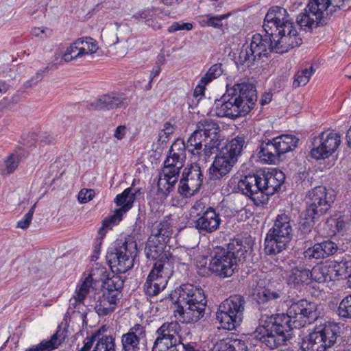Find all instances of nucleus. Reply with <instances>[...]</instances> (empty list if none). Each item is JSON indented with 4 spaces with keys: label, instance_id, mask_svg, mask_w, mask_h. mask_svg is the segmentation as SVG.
Wrapping results in <instances>:
<instances>
[{
    "label": "nucleus",
    "instance_id": "obj_1",
    "mask_svg": "<svg viewBox=\"0 0 351 351\" xmlns=\"http://www.w3.org/2000/svg\"><path fill=\"white\" fill-rule=\"evenodd\" d=\"M319 316L315 303L306 300L293 302L287 313L276 315L254 332V339L269 349L285 345L292 337L291 330L310 324Z\"/></svg>",
    "mask_w": 351,
    "mask_h": 351
},
{
    "label": "nucleus",
    "instance_id": "obj_2",
    "mask_svg": "<svg viewBox=\"0 0 351 351\" xmlns=\"http://www.w3.org/2000/svg\"><path fill=\"white\" fill-rule=\"evenodd\" d=\"M264 29L272 30L274 52L284 53L300 46L302 40L287 10L279 6L271 8L264 19Z\"/></svg>",
    "mask_w": 351,
    "mask_h": 351
},
{
    "label": "nucleus",
    "instance_id": "obj_3",
    "mask_svg": "<svg viewBox=\"0 0 351 351\" xmlns=\"http://www.w3.org/2000/svg\"><path fill=\"white\" fill-rule=\"evenodd\" d=\"M256 101L257 92L252 84H235L227 86L226 93L215 102V112L219 117L234 119L247 114Z\"/></svg>",
    "mask_w": 351,
    "mask_h": 351
},
{
    "label": "nucleus",
    "instance_id": "obj_4",
    "mask_svg": "<svg viewBox=\"0 0 351 351\" xmlns=\"http://www.w3.org/2000/svg\"><path fill=\"white\" fill-rule=\"evenodd\" d=\"M285 174L281 171H272L260 174H249L241 179L237 189L243 194L250 197L256 205L262 204L263 194L273 195L283 184Z\"/></svg>",
    "mask_w": 351,
    "mask_h": 351
},
{
    "label": "nucleus",
    "instance_id": "obj_5",
    "mask_svg": "<svg viewBox=\"0 0 351 351\" xmlns=\"http://www.w3.org/2000/svg\"><path fill=\"white\" fill-rule=\"evenodd\" d=\"M219 125L212 119H202L188 138L186 149L193 156H204V160L219 149L221 144Z\"/></svg>",
    "mask_w": 351,
    "mask_h": 351
},
{
    "label": "nucleus",
    "instance_id": "obj_6",
    "mask_svg": "<svg viewBox=\"0 0 351 351\" xmlns=\"http://www.w3.org/2000/svg\"><path fill=\"white\" fill-rule=\"evenodd\" d=\"M178 306L175 311L189 324L199 320L204 315L207 300L204 291L191 284H183L178 289Z\"/></svg>",
    "mask_w": 351,
    "mask_h": 351
},
{
    "label": "nucleus",
    "instance_id": "obj_7",
    "mask_svg": "<svg viewBox=\"0 0 351 351\" xmlns=\"http://www.w3.org/2000/svg\"><path fill=\"white\" fill-rule=\"evenodd\" d=\"M344 0H310L304 12L297 17V23L307 32L326 23V19L343 5Z\"/></svg>",
    "mask_w": 351,
    "mask_h": 351
},
{
    "label": "nucleus",
    "instance_id": "obj_8",
    "mask_svg": "<svg viewBox=\"0 0 351 351\" xmlns=\"http://www.w3.org/2000/svg\"><path fill=\"white\" fill-rule=\"evenodd\" d=\"M293 221L285 213L278 215L274 226L265 239L264 250L266 254L273 255L285 250L293 238Z\"/></svg>",
    "mask_w": 351,
    "mask_h": 351
},
{
    "label": "nucleus",
    "instance_id": "obj_9",
    "mask_svg": "<svg viewBox=\"0 0 351 351\" xmlns=\"http://www.w3.org/2000/svg\"><path fill=\"white\" fill-rule=\"evenodd\" d=\"M245 144V137L238 136L221 148L210 167V179L217 180L226 176L232 169Z\"/></svg>",
    "mask_w": 351,
    "mask_h": 351
},
{
    "label": "nucleus",
    "instance_id": "obj_10",
    "mask_svg": "<svg viewBox=\"0 0 351 351\" xmlns=\"http://www.w3.org/2000/svg\"><path fill=\"white\" fill-rule=\"evenodd\" d=\"M341 327L333 322L316 325L313 331L303 339L301 347L304 351H327L340 337Z\"/></svg>",
    "mask_w": 351,
    "mask_h": 351
},
{
    "label": "nucleus",
    "instance_id": "obj_11",
    "mask_svg": "<svg viewBox=\"0 0 351 351\" xmlns=\"http://www.w3.org/2000/svg\"><path fill=\"white\" fill-rule=\"evenodd\" d=\"M246 301L241 295H234L223 301L216 313V319L223 329L232 330L243 322Z\"/></svg>",
    "mask_w": 351,
    "mask_h": 351
},
{
    "label": "nucleus",
    "instance_id": "obj_12",
    "mask_svg": "<svg viewBox=\"0 0 351 351\" xmlns=\"http://www.w3.org/2000/svg\"><path fill=\"white\" fill-rule=\"evenodd\" d=\"M136 250V243L131 239L118 241L114 252H108L107 255L112 271L124 274L132 269Z\"/></svg>",
    "mask_w": 351,
    "mask_h": 351
},
{
    "label": "nucleus",
    "instance_id": "obj_13",
    "mask_svg": "<svg viewBox=\"0 0 351 351\" xmlns=\"http://www.w3.org/2000/svg\"><path fill=\"white\" fill-rule=\"evenodd\" d=\"M334 191L319 186L311 190L306 195V213L312 219H318L326 214L335 201Z\"/></svg>",
    "mask_w": 351,
    "mask_h": 351
},
{
    "label": "nucleus",
    "instance_id": "obj_14",
    "mask_svg": "<svg viewBox=\"0 0 351 351\" xmlns=\"http://www.w3.org/2000/svg\"><path fill=\"white\" fill-rule=\"evenodd\" d=\"M265 34H254L251 40L249 50H241L239 59L248 66L262 57H268L274 52V45L272 38V30L264 29Z\"/></svg>",
    "mask_w": 351,
    "mask_h": 351
},
{
    "label": "nucleus",
    "instance_id": "obj_15",
    "mask_svg": "<svg viewBox=\"0 0 351 351\" xmlns=\"http://www.w3.org/2000/svg\"><path fill=\"white\" fill-rule=\"evenodd\" d=\"M173 268L168 262L154 264L144 285L145 291L148 296H155L165 288L168 279L173 274Z\"/></svg>",
    "mask_w": 351,
    "mask_h": 351
},
{
    "label": "nucleus",
    "instance_id": "obj_16",
    "mask_svg": "<svg viewBox=\"0 0 351 351\" xmlns=\"http://www.w3.org/2000/svg\"><path fill=\"white\" fill-rule=\"evenodd\" d=\"M340 143L341 136L338 133L324 132L313 139L311 156L316 160L327 158L337 150Z\"/></svg>",
    "mask_w": 351,
    "mask_h": 351
},
{
    "label": "nucleus",
    "instance_id": "obj_17",
    "mask_svg": "<svg viewBox=\"0 0 351 351\" xmlns=\"http://www.w3.org/2000/svg\"><path fill=\"white\" fill-rule=\"evenodd\" d=\"M237 265L235 258L224 251V247L217 246L215 248L209 264V269L213 273L221 278L230 277L234 273Z\"/></svg>",
    "mask_w": 351,
    "mask_h": 351
},
{
    "label": "nucleus",
    "instance_id": "obj_18",
    "mask_svg": "<svg viewBox=\"0 0 351 351\" xmlns=\"http://www.w3.org/2000/svg\"><path fill=\"white\" fill-rule=\"evenodd\" d=\"M203 183V175L199 165L193 163L184 168L178 187L179 193L191 197L197 191Z\"/></svg>",
    "mask_w": 351,
    "mask_h": 351
},
{
    "label": "nucleus",
    "instance_id": "obj_19",
    "mask_svg": "<svg viewBox=\"0 0 351 351\" xmlns=\"http://www.w3.org/2000/svg\"><path fill=\"white\" fill-rule=\"evenodd\" d=\"M185 159V143L183 141L177 140L171 145L164 162L162 173L178 178L180 169L184 167Z\"/></svg>",
    "mask_w": 351,
    "mask_h": 351
},
{
    "label": "nucleus",
    "instance_id": "obj_20",
    "mask_svg": "<svg viewBox=\"0 0 351 351\" xmlns=\"http://www.w3.org/2000/svg\"><path fill=\"white\" fill-rule=\"evenodd\" d=\"M283 285L280 282H267V288L258 292L254 298L262 308H273L277 302L285 298Z\"/></svg>",
    "mask_w": 351,
    "mask_h": 351
},
{
    "label": "nucleus",
    "instance_id": "obj_21",
    "mask_svg": "<svg viewBox=\"0 0 351 351\" xmlns=\"http://www.w3.org/2000/svg\"><path fill=\"white\" fill-rule=\"evenodd\" d=\"M221 221L219 213L208 206L206 214L194 220V226L201 233L211 234L219 229Z\"/></svg>",
    "mask_w": 351,
    "mask_h": 351
},
{
    "label": "nucleus",
    "instance_id": "obj_22",
    "mask_svg": "<svg viewBox=\"0 0 351 351\" xmlns=\"http://www.w3.org/2000/svg\"><path fill=\"white\" fill-rule=\"evenodd\" d=\"M125 97L123 93L112 92L96 99L87 106L90 110H112L124 106Z\"/></svg>",
    "mask_w": 351,
    "mask_h": 351
},
{
    "label": "nucleus",
    "instance_id": "obj_23",
    "mask_svg": "<svg viewBox=\"0 0 351 351\" xmlns=\"http://www.w3.org/2000/svg\"><path fill=\"white\" fill-rule=\"evenodd\" d=\"M146 336L145 328L139 324H134L121 336L123 351H140L141 341Z\"/></svg>",
    "mask_w": 351,
    "mask_h": 351
},
{
    "label": "nucleus",
    "instance_id": "obj_24",
    "mask_svg": "<svg viewBox=\"0 0 351 351\" xmlns=\"http://www.w3.org/2000/svg\"><path fill=\"white\" fill-rule=\"evenodd\" d=\"M139 191V189H138L134 193L132 188H128L121 194H118L114 199V202L120 208L115 210L114 213L110 216L109 220L114 223H119L122 219L123 215L132 207L135 195Z\"/></svg>",
    "mask_w": 351,
    "mask_h": 351
},
{
    "label": "nucleus",
    "instance_id": "obj_25",
    "mask_svg": "<svg viewBox=\"0 0 351 351\" xmlns=\"http://www.w3.org/2000/svg\"><path fill=\"white\" fill-rule=\"evenodd\" d=\"M106 269L103 267H95L91 270L90 274L86 277L80 288L76 290L74 299L76 302H82L90 289L93 287V282H97L103 280L106 277Z\"/></svg>",
    "mask_w": 351,
    "mask_h": 351
},
{
    "label": "nucleus",
    "instance_id": "obj_26",
    "mask_svg": "<svg viewBox=\"0 0 351 351\" xmlns=\"http://www.w3.org/2000/svg\"><path fill=\"white\" fill-rule=\"evenodd\" d=\"M122 294L118 292L103 291V294L99 298L95 306V310L99 316H106L112 313L119 302Z\"/></svg>",
    "mask_w": 351,
    "mask_h": 351
},
{
    "label": "nucleus",
    "instance_id": "obj_27",
    "mask_svg": "<svg viewBox=\"0 0 351 351\" xmlns=\"http://www.w3.org/2000/svg\"><path fill=\"white\" fill-rule=\"evenodd\" d=\"M338 250L337 244L331 240L324 241L308 247L304 252V257L308 259L325 258L333 255Z\"/></svg>",
    "mask_w": 351,
    "mask_h": 351
},
{
    "label": "nucleus",
    "instance_id": "obj_28",
    "mask_svg": "<svg viewBox=\"0 0 351 351\" xmlns=\"http://www.w3.org/2000/svg\"><path fill=\"white\" fill-rule=\"evenodd\" d=\"M164 247L165 245L149 238L145 248V253L148 259L155 261L154 265L158 262H168L172 265L169 255L164 252Z\"/></svg>",
    "mask_w": 351,
    "mask_h": 351
},
{
    "label": "nucleus",
    "instance_id": "obj_29",
    "mask_svg": "<svg viewBox=\"0 0 351 351\" xmlns=\"http://www.w3.org/2000/svg\"><path fill=\"white\" fill-rule=\"evenodd\" d=\"M287 282L289 285L295 288L308 285L311 282L310 270L302 266L295 267L289 271Z\"/></svg>",
    "mask_w": 351,
    "mask_h": 351
},
{
    "label": "nucleus",
    "instance_id": "obj_30",
    "mask_svg": "<svg viewBox=\"0 0 351 351\" xmlns=\"http://www.w3.org/2000/svg\"><path fill=\"white\" fill-rule=\"evenodd\" d=\"M66 330L59 326L56 332L51 337L49 340L43 341L27 351H52L64 341L66 337Z\"/></svg>",
    "mask_w": 351,
    "mask_h": 351
},
{
    "label": "nucleus",
    "instance_id": "obj_31",
    "mask_svg": "<svg viewBox=\"0 0 351 351\" xmlns=\"http://www.w3.org/2000/svg\"><path fill=\"white\" fill-rule=\"evenodd\" d=\"M310 272L311 280L319 283L330 282L336 278L334 267L330 263L317 265Z\"/></svg>",
    "mask_w": 351,
    "mask_h": 351
},
{
    "label": "nucleus",
    "instance_id": "obj_32",
    "mask_svg": "<svg viewBox=\"0 0 351 351\" xmlns=\"http://www.w3.org/2000/svg\"><path fill=\"white\" fill-rule=\"evenodd\" d=\"M258 156L265 164H276L280 157L270 140L262 142L258 147Z\"/></svg>",
    "mask_w": 351,
    "mask_h": 351
},
{
    "label": "nucleus",
    "instance_id": "obj_33",
    "mask_svg": "<svg viewBox=\"0 0 351 351\" xmlns=\"http://www.w3.org/2000/svg\"><path fill=\"white\" fill-rule=\"evenodd\" d=\"M172 233L173 230L169 220L164 219L153 228L149 238L165 245L171 237Z\"/></svg>",
    "mask_w": 351,
    "mask_h": 351
},
{
    "label": "nucleus",
    "instance_id": "obj_34",
    "mask_svg": "<svg viewBox=\"0 0 351 351\" xmlns=\"http://www.w3.org/2000/svg\"><path fill=\"white\" fill-rule=\"evenodd\" d=\"M299 139L295 136L289 134H283L271 140L276 151L280 156L289 152L297 147Z\"/></svg>",
    "mask_w": 351,
    "mask_h": 351
},
{
    "label": "nucleus",
    "instance_id": "obj_35",
    "mask_svg": "<svg viewBox=\"0 0 351 351\" xmlns=\"http://www.w3.org/2000/svg\"><path fill=\"white\" fill-rule=\"evenodd\" d=\"M213 351H248V348L245 341L226 339L218 341L215 345Z\"/></svg>",
    "mask_w": 351,
    "mask_h": 351
},
{
    "label": "nucleus",
    "instance_id": "obj_36",
    "mask_svg": "<svg viewBox=\"0 0 351 351\" xmlns=\"http://www.w3.org/2000/svg\"><path fill=\"white\" fill-rule=\"evenodd\" d=\"M74 48L78 49L77 54L82 57L95 53L98 49L96 40L90 37H82L74 42Z\"/></svg>",
    "mask_w": 351,
    "mask_h": 351
},
{
    "label": "nucleus",
    "instance_id": "obj_37",
    "mask_svg": "<svg viewBox=\"0 0 351 351\" xmlns=\"http://www.w3.org/2000/svg\"><path fill=\"white\" fill-rule=\"evenodd\" d=\"M180 343V338L157 336L153 345L152 351H178L177 346Z\"/></svg>",
    "mask_w": 351,
    "mask_h": 351
},
{
    "label": "nucleus",
    "instance_id": "obj_38",
    "mask_svg": "<svg viewBox=\"0 0 351 351\" xmlns=\"http://www.w3.org/2000/svg\"><path fill=\"white\" fill-rule=\"evenodd\" d=\"M180 324L176 322H167L161 325L160 328L156 331L157 336H160L167 338H180L181 332Z\"/></svg>",
    "mask_w": 351,
    "mask_h": 351
},
{
    "label": "nucleus",
    "instance_id": "obj_39",
    "mask_svg": "<svg viewBox=\"0 0 351 351\" xmlns=\"http://www.w3.org/2000/svg\"><path fill=\"white\" fill-rule=\"evenodd\" d=\"M158 8L152 7L151 8H147L142 10L139 13L134 15V17L136 19H144L148 26H150L154 29L156 30L161 28V25L158 23L156 16Z\"/></svg>",
    "mask_w": 351,
    "mask_h": 351
},
{
    "label": "nucleus",
    "instance_id": "obj_40",
    "mask_svg": "<svg viewBox=\"0 0 351 351\" xmlns=\"http://www.w3.org/2000/svg\"><path fill=\"white\" fill-rule=\"evenodd\" d=\"M177 182V177L171 175L166 176L165 173L161 172L158 181V191L163 194L168 195L173 191Z\"/></svg>",
    "mask_w": 351,
    "mask_h": 351
},
{
    "label": "nucleus",
    "instance_id": "obj_41",
    "mask_svg": "<svg viewBox=\"0 0 351 351\" xmlns=\"http://www.w3.org/2000/svg\"><path fill=\"white\" fill-rule=\"evenodd\" d=\"M21 160V156L19 153H12L10 154L4 161L3 167L1 168V173L3 175H9L13 173L19 166Z\"/></svg>",
    "mask_w": 351,
    "mask_h": 351
},
{
    "label": "nucleus",
    "instance_id": "obj_42",
    "mask_svg": "<svg viewBox=\"0 0 351 351\" xmlns=\"http://www.w3.org/2000/svg\"><path fill=\"white\" fill-rule=\"evenodd\" d=\"M93 351H116L115 338L112 335L98 337Z\"/></svg>",
    "mask_w": 351,
    "mask_h": 351
},
{
    "label": "nucleus",
    "instance_id": "obj_43",
    "mask_svg": "<svg viewBox=\"0 0 351 351\" xmlns=\"http://www.w3.org/2000/svg\"><path fill=\"white\" fill-rule=\"evenodd\" d=\"M313 73V67L311 66L309 68L302 69L298 71L295 76L293 82V87L297 88L300 86H305Z\"/></svg>",
    "mask_w": 351,
    "mask_h": 351
},
{
    "label": "nucleus",
    "instance_id": "obj_44",
    "mask_svg": "<svg viewBox=\"0 0 351 351\" xmlns=\"http://www.w3.org/2000/svg\"><path fill=\"white\" fill-rule=\"evenodd\" d=\"M124 280L122 277L116 274L113 275L111 278L107 279L104 282V291L109 292H118L121 293V289L123 287Z\"/></svg>",
    "mask_w": 351,
    "mask_h": 351
},
{
    "label": "nucleus",
    "instance_id": "obj_45",
    "mask_svg": "<svg viewBox=\"0 0 351 351\" xmlns=\"http://www.w3.org/2000/svg\"><path fill=\"white\" fill-rule=\"evenodd\" d=\"M224 251L228 252V254H232L237 263L241 261V256L244 257L245 252H247L239 240H234L229 243L227 247H224Z\"/></svg>",
    "mask_w": 351,
    "mask_h": 351
},
{
    "label": "nucleus",
    "instance_id": "obj_46",
    "mask_svg": "<svg viewBox=\"0 0 351 351\" xmlns=\"http://www.w3.org/2000/svg\"><path fill=\"white\" fill-rule=\"evenodd\" d=\"M191 250L184 247H178L174 250V254L169 257L173 263L177 261L178 263L186 265L191 261Z\"/></svg>",
    "mask_w": 351,
    "mask_h": 351
},
{
    "label": "nucleus",
    "instance_id": "obj_47",
    "mask_svg": "<svg viewBox=\"0 0 351 351\" xmlns=\"http://www.w3.org/2000/svg\"><path fill=\"white\" fill-rule=\"evenodd\" d=\"M222 64L221 63L215 64L208 69L207 73L202 77L201 82L207 84L213 80L219 77L223 73Z\"/></svg>",
    "mask_w": 351,
    "mask_h": 351
},
{
    "label": "nucleus",
    "instance_id": "obj_48",
    "mask_svg": "<svg viewBox=\"0 0 351 351\" xmlns=\"http://www.w3.org/2000/svg\"><path fill=\"white\" fill-rule=\"evenodd\" d=\"M208 207L202 199L196 201L190 208V217L194 220L197 219V218L206 214Z\"/></svg>",
    "mask_w": 351,
    "mask_h": 351
},
{
    "label": "nucleus",
    "instance_id": "obj_49",
    "mask_svg": "<svg viewBox=\"0 0 351 351\" xmlns=\"http://www.w3.org/2000/svg\"><path fill=\"white\" fill-rule=\"evenodd\" d=\"M339 315L345 318H351V294L340 302L338 308Z\"/></svg>",
    "mask_w": 351,
    "mask_h": 351
},
{
    "label": "nucleus",
    "instance_id": "obj_50",
    "mask_svg": "<svg viewBox=\"0 0 351 351\" xmlns=\"http://www.w3.org/2000/svg\"><path fill=\"white\" fill-rule=\"evenodd\" d=\"M330 264L334 267L335 273L336 274V277L339 276H346L348 274V276L349 274H351V271H349L348 269L351 265V263L346 261H341L340 262H332Z\"/></svg>",
    "mask_w": 351,
    "mask_h": 351
},
{
    "label": "nucleus",
    "instance_id": "obj_51",
    "mask_svg": "<svg viewBox=\"0 0 351 351\" xmlns=\"http://www.w3.org/2000/svg\"><path fill=\"white\" fill-rule=\"evenodd\" d=\"M36 206V203H35L30 208L29 211L25 215L24 219L18 221V223H17L18 228L25 230V229H27L29 226Z\"/></svg>",
    "mask_w": 351,
    "mask_h": 351
},
{
    "label": "nucleus",
    "instance_id": "obj_52",
    "mask_svg": "<svg viewBox=\"0 0 351 351\" xmlns=\"http://www.w3.org/2000/svg\"><path fill=\"white\" fill-rule=\"evenodd\" d=\"M267 283L266 282L265 279L258 276L254 278L251 284V287L254 291L253 295L254 296V298L256 297V294L258 292H261V290H263L265 289V288H267Z\"/></svg>",
    "mask_w": 351,
    "mask_h": 351
},
{
    "label": "nucleus",
    "instance_id": "obj_53",
    "mask_svg": "<svg viewBox=\"0 0 351 351\" xmlns=\"http://www.w3.org/2000/svg\"><path fill=\"white\" fill-rule=\"evenodd\" d=\"M316 219H317L310 218L306 215V217L303 220V221L300 222L299 227L300 232L303 234H309L312 230Z\"/></svg>",
    "mask_w": 351,
    "mask_h": 351
},
{
    "label": "nucleus",
    "instance_id": "obj_54",
    "mask_svg": "<svg viewBox=\"0 0 351 351\" xmlns=\"http://www.w3.org/2000/svg\"><path fill=\"white\" fill-rule=\"evenodd\" d=\"M175 127L170 122H166L164 124L163 129L158 135V141L166 142L168 141V137L173 133Z\"/></svg>",
    "mask_w": 351,
    "mask_h": 351
},
{
    "label": "nucleus",
    "instance_id": "obj_55",
    "mask_svg": "<svg viewBox=\"0 0 351 351\" xmlns=\"http://www.w3.org/2000/svg\"><path fill=\"white\" fill-rule=\"evenodd\" d=\"M95 195V192L93 189H82L78 194V201L81 204H84L92 200Z\"/></svg>",
    "mask_w": 351,
    "mask_h": 351
},
{
    "label": "nucleus",
    "instance_id": "obj_56",
    "mask_svg": "<svg viewBox=\"0 0 351 351\" xmlns=\"http://www.w3.org/2000/svg\"><path fill=\"white\" fill-rule=\"evenodd\" d=\"M229 14H222L220 16H208L206 18V23L208 26L213 27H222V20L226 19Z\"/></svg>",
    "mask_w": 351,
    "mask_h": 351
},
{
    "label": "nucleus",
    "instance_id": "obj_57",
    "mask_svg": "<svg viewBox=\"0 0 351 351\" xmlns=\"http://www.w3.org/2000/svg\"><path fill=\"white\" fill-rule=\"evenodd\" d=\"M193 24L190 23L175 22L169 27V32H174L178 30H191Z\"/></svg>",
    "mask_w": 351,
    "mask_h": 351
},
{
    "label": "nucleus",
    "instance_id": "obj_58",
    "mask_svg": "<svg viewBox=\"0 0 351 351\" xmlns=\"http://www.w3.org/2000/svg\"><path fill=\"white\" fill-rule=\"evenodd\" d=\"M101 37L104 39L106 45L111 46L116 44L119 41V38L117 34L114 32H104L101 34Z\"/></svg>",
    "mask_w": 351,
    "mask_h": 351
},
{
    "label": "nucleus",
    "instance_id": "obj_59",
    "mask_svg": "<svg viewBox=\"0 0 351 351\" xmlns=\"http://www.w3.org/2000/svg\"><path fill=\"white\" fill-rule=\"evenodd\" d=\"M97 337H99V334L97 333H94L91 336L87 337L84 341V346L79 351H89Z\"/></svg>",
    "mask_w": 351,
    "mask_h": 351
},
{
    "label": "nucleus",
    "instance_id": "obj_60",
    "mask_svg": "<svg viewBox=\"0 0 351 351\" xmlns=\"http://www.w3.org/2000/svg\"><path fill=\"white\" fill-rule=\"evenodd\" d=\"M72 47H67L66 51L62 56V60L65 62H71L73 60H76L79 58H81L77 53H75L74 55H72Z\"/></svg>",
    "mask_w": 351,
    "mask_h": 351
},
{
    "label": "nucleus",
    "instance_id": "obj_61",
    "mask_svg": "<svg viewBox=\"0 0 351 351\" xmlns=\"http://www.w3.org/2000/svg\"><path fill=\"white\" fill-rule=\"evenodd\" d=\"M110 219V216L108 217L105 218L103 220L102 227L99 230V234H100L101 236H104L105 234H106L105 230L106 228H108L110 227V226L112 225V224L114 225V224H117L118 223H114V222L111 221V220H109Z\"/></svg>",
    "mask_w": 351,
    "mask_h": 351
},
{
    "label": "nucleus",
    "instance_id": "obj_62",
    "mask_svg": "<svg viewBox=\"0 0 351 351\" xmlns=\"http://www.w3.org/2000/svg\"><path fill=\"white\" fill-rule=\"evenodd\" d=\"M182 344L184 351H201V346L195 342Z\"/></svg>",
    "mask_w": 351,
    "mask_h": 351
},
{
    "label": "nucleus",
    "instance_id": "obj_63",
    "mask_svg": "<svg viewBox=\"0 0 351 351\" xmlns=\"http://www.w3.org/2000/svg\"><path fill=\"white\" fill-rule=\"evenodd\" d=\"M126 127L125 125H119L117 128L114 136L118 140H121L125 134Z\"/></svg>",
    "mask_w": 351,
    "mask_h": 351
},
{
    "label": "nucleus",
    "instance_id": "obj_64",
    "mask_svg": "<svg viewBox=\"0 0 351 351\" xmlns=\"http://www.w3.org/2000/svg\"><path fill=\"white\" fill-rule=\"evenodd\" d=\"M272 99V93L270 92L265 93L262 95L260 99V104L262 106L269 104Z\"/></svg>",
    "mask_w": 351,
    "mask_h": 351
}]
</instances>
